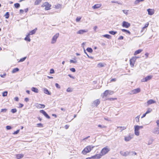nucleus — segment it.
<instances>
[{
	"label": "nucleus",
	"instance_id": "5fc2aeb1",
	"mask_svg": "<svg viewBox=\"0 0 159 159\" xmlns=\"http://www.w3.org/2000/svg\"><path fill=\"white\" fill-rule=\"evenodd\" d=\"M139 58V57H133L131 59H133V60L134 61H135L136 60V59L137 58Z\"/></svg>",
	"mask_w": 159,
	"mask_h": 159
},
{
	"label": "nucleus",
	"instance_id": "ddd939ff",
	"mask_svg": "<svg viewBox=\"0 0 159 159\" xmlns=\"http://www.w3.org/2000/svg\"><path fill=\"white\" fill-rule=\"evenodd\" d=\"M88 31V30H79L77 32V34H82L84 33L87 32Z\"/></svg>",
	"mask_w": 159,
	"mask_h": 159
},
{
	"label": "nucleus",
	"instance_id": "2eb2a0df",
	"mask_svg": "<svg viewBox=\"0 0 159 159\" xmlns=\"http://www.w3.org/2000/svg\"><path fill=\"white\" fill-rule=\"evenodd\" d=\"M156 102V101L153 99H150L149 100H148L147 102V106H148L150 105H151V104H152L154 103H155Z\"/></svg>",
	"mask_w": 159,
	"mask_h": 159
},
{
	"label": "nucleus",
	"instance_id": "4d7b16f0",
	"mask_svg": "<svg viewBox=\"0 0 159 159\" xmlns=\"http://www.w3.org/2000/svg\"><path fill=\"white\" fill-rule=\"evenodd\" d=\"M139 53V49L138 50H137L134 53V55H137V54H138Z\"/></svg>",
	"mask_w": 159,
	"mask_h": 159
},
{
	"label": "nucleus",
	"instance_id": "412c9836",
	"mask_svg": "<svg viewBox=\"0 0 159 159\" xmlns=\"http://www.w3.org/2000/svg\"><path fill=\"white\" fill-rule=\"evenodd\" d=\"M31 90L36 93H37L39 92V90L38 89L34 87H33L31 88Z\"/></svg>",
	"mask_w": 159,
	"mask_h": 159
},
{
	"label": "nucleus",
	"instance_id": "7ed1b4c3",
	"mask_svg": "<svg viewBox=\"0 0 159 159\" xmlns=\"http://www.w3.org/2000/svg\"><path fill=\"white\" fill-rule=\"evenodd\" d=\"M37 30V29L35 28L34 30L30 31L28 34L27 35L26 37L25 38L24 40H30V36L31 35H32L34 34L36 32Z\"/></svg>",
	"mask_w": 159,
	"mask_h": 159
},
{
	"label": "nucleus",
	"instance_id": "680f3d73",
	"mask_svg": "<svg viewBox=\"0 0 159 159\" xmlns=\"http://www.w3.org/2000/svg\"><path fill=\"white\" fill-rule=\"evenodd\" d=\"M6 129L7 130L10 129H11V127L10 126H7L6 127Z\"/></svg>",
	"mask_w": 159,
	"mask_h": 159
},
{
	"label": "nucleus",
	"instance_id": "603ef678",
	"mask_svg": "<svg viewBox=\"0 0 159 159\" xmlns=\"http://www.w3.org/2000/svg\"><path fill=\"white\" fill-rule=\"evenodd\" d=\"M55 85L56 87L58 89H60L61 88L59 85L57 83H56L55 84Z\"/></svg>",
	"mask_w": 159,
	"mask_h": 159
},
{
	"label": "nucleus",
	"instance_id": "4be33fe9",
	"mask_svg": "<svg viewBox=\"0 0 159 159\" xmlns=\"http://www.w3.org/2000/svg\"><path fill=\"white\" fill-rule=\"evenodd\" d=\"M153 141H154V139L153 138L151 137V138H149V139L148 141V145H149L151 144L152 143Z\"/></svg>",
	"mask_w": 159,
	"mask_h": 159
},
{
	"label": "nucleus",
	"instance_id": "13d9d810",
	"mask_svg": "<svg viewBox=\"0 0 159 159\" xmlns=\"http://www.w3.org/2000/svg\"><path fill=\"white\" fill-rule=\"evenodd\" d=\"M70 63H75L77 62V61H74L73 60H70Z\"/></svg>",
	"mask_w": 159,
	"mask_h": 159
},
{
	"label": "nucleus",
	"instance_id": "79ce46f5",
	"mask_svg": "<svg viewBox=\"0 0 159 159\" xmlns=\"http://www.w3.org/2000/svg\"><path fill=\"white\" fill-rule=\"evenodd\" d=\"M98 66L99 67H102L104 66V65L102 63H100L98 64Z\"/></svg>",
	"mask_w": 159,
	"mask_h": 159
},
{
	"label": "nucleus",
	"instance_id": "b1692460",
	"mask_svg": "<svg viewBox=\"0 0 159 159\" xmlns=\"http://www.w3.org/2000/svg\"><path fill=\"white\" fill-rule=\"evenodd\" d=\"M128 155L132 156L136 154V153L135 152L128 151Z\"/></svg>",
	"mask_w": 159,
	"mask_h": 159
},
{
	"label": "nucleus",
	"instance_id": "c756f323",
	"mask_svg": "<svg viewBox=\"0 0 159 159\" xmlns=\"http://www.w3.org/2000/svg\"><path fill=\"white\" fill-rule=\"evenodd\" d=\"M19 69L18 68H16L13 69L12 71V73H15L19 70Z\"/></svg>",
	"mask_w": 159,
	"mask_h": 159
},
{
	"label": "nucleus",
	"instance_id": "0eeeda50",
	"mask_svg": "<svg viewBox=\"0 0 159 159\" xmlns=\"http://www.w3.org/2000/svg\"><path fill=\"white\" fill-rule=\"evenodd\" d=\"M152 75L148 76L145 78H143L141 80V81L142 82H147L148 81L151 80L152 78Z\"/></svg>",
	"mask_w": 159,
	"mask_h": 159
},
{
	"label": "nucleus",
	"instance_id": "a18cd8bd",
	"mask_svg": "<svg viewBox=\"0 0 159 159\" xmlns=\"http://www.w3.org/2000/svg\"><path fill=\"white\" fill-rule=\"evenodd\" d=\"M98 126L101 128H106L107 127L105 125H98Z\"/></svg>",
	"mask_w": 159,
	"mask_h": 159
},
{
	"label": "nucleus",
	"instance_id": "f704fd0d",
	"mask_svg": "<svg viewBox=\"0 0 159 159\" xmlns=\"http://www.w3.org/2000/svg\"><path fill=\"white\" fill-rule=\"evenodd\" d=\"M14 6L16 8H18L20 7V4L19 3H16L14 4Z\"/></svg>",
	"mask_w": 159,
	"mask_h": 159
},
{
	"label": "nucleus",
	"instance_id": "de8ad7c7",
	"mask_svg": "<svg viewBox=\"0 0 159 159\" xmlns=\"http://www.w3.org/2000/svg\"><path fill=\"white\" fill-rule=\"evenodd\" d=\"M84 53L86 54V55H87V56H88V57L89 58H92V57H90L88 55V54L86 52V50H85V48H84Z\"/></svg>",
	"mask_w": 159,
	"mask_h": 159
},
{
	"label": "nucleus",
	"instance_id": "49530a36",
	"mask_svg": "<svg viewBox=\"0 0 159 159\" xmlns=\"http://www.w3.org/2000/svg\"><path fill=\"white\" fill-rule=\"evenodd\" d=\"M37 125L38 127H43V125L41 123L37 124Z\"/></svg>",
	"mask_w": 159,
	"mask_h": 159
},
{
	"label": "nucleus",
	"instance_id": "c85d7f7f",
	"mask_svg": "<svg viewBox=\"0 0 159 159\" xmlns=\"http://www.w3.org/2000/svg\"><path fill=\"white\" fill-rule=\"evenodd\" d=\"M42 1V0H36L34 3L35 5H39Z\"/></svg>",
	"mask_w": 159,
	"mask_h": 159
},
{
	"label": "nucleus",
	"instance_id": "4c0bfd02",
	"mask_svg": "<svg viewBox=\"0 0 159 159\" xmlns=\"http://www.w3.org/2000/svg\"><path fill=\"white\" fill-rule=\"evenodd\" d=\"M152 111V109L150 108H149L148 109L147 111H146V114H148L151 112Z\"/></svg>",
	"mask_w": 159,
	"mask_h": 159
},
{
	"label": "nucleus",
	"instance_id": "473e14b6",
	"mask_svg": "<svg viewBox=\"0 0 159 159\" xmlns=\"http://www.w3.org/2000/svg\"><path fill=\"white\" fill-rule=\"evenodd\" d=\"M86 50L90 53H92L93 51V49L90 48H88L86 49Z\"/></svg>",
	"mask_w": 159,
	"mask_h": 159
},
{
	"label": "nucleus",
	"instance_id": "a878e982",
	"mask_svg": "<svg viewBox=\"0 0 159 159\" xmlns=\"http://www.w3.org/2000/svg\"><path fill=\"white\" fill-rule=\"evenodd\" d=\"M100 103V101L98 99L94 101V104L95 105V106H96V107H97L98 105Z\"/></svg>",
	"mask_w": 159,
	"mask_h": 159
},
{
	"label": "nucleus",
	"instance_id": "e433bc0d",
	"mask_svg": "<svg viewBox=\"0 0 159 159\" xmlns=\"http://www.w3.org/2000/svg\"><path fill=\"white\" fill-rule=\"evenodd\" d=\"M148 56V53H145L144 55L143 54L142 56L144 58V59H146L147 58Z\"/></svg>",
	"mask_w": 159,
	"mask_h": 159
},
{
	"label": "nucleus",
	"instance_id": "f3484780",
	"mask_svg": "<svg viewBox=\"0 0 159 159\" xmlns=\"http://www.w3.org/2000/svg\"><path fill=\"white\" fill-rule=\"evenodd\" d=\"M17 159H20L24 157V154H18L16 155Z\"/></svg>",
	"mask_w": 159,
	"mask_h": 159
},
{
	"label": "nucleus",
	"instance_id": "2f4dec72",
	"mask_svg": "<svg viewBox=\"0 0 159 159\" xmlns=\"http://www.w3.org/2000/svg\"><path fill=\"white\" fill-rule=\"evenodd\" d=\"M133 59H130V65L131 66H133L134 65V61L133 60Z\"/></svg>",
	"mask_w": 159,
	"mask_h": 159
},
{
	"label": "nucleus",
	"instance_id": "0e129e2a",
	"mask_svg": "<svg viewBox=\"0 0 159 159\" xmlns=\"http://www.w3.org/2000/svg\"><path fill=\"white\" fill-rule=\"evenodd\" d=\"M37 107L39 108H41L40 107H41V104H37L36 106Z\"/></svg>",
	"mask_w": 159,
	"mask_h": 159
},
{
	"label": "nucleus",
	"instance_id": "6e6552de",
	"mask_svg": "<svg viewBox=\"0 0 159 159\" xmlns=\"http://www.w3.org/2000/svg\"><path fill=\"white\" fill-rule=\"evenodd\" d=\"M139 126L137 125L134 126V134L138 136L139 135Z\"/></svg>",
	"mask_w": 159,
	"mask_h": 159
},
{
	"label": "nucleus",
	"instance_id": "58836bf2",
	"mask_svg": "<svg viewBox=\"0 0 159 159\" xmlns=\"http://www.w3.org/2000/svg\"><path fill=\"white\" fill-rule=\"evenodd\" d=\"M11 111L13 113H14L16 112L17 110L16 108L12 109H11Z\"/></svg>",
	"mask_w": 159,
	"mask_h": 159
},
{
	"label": "nucleus",
	"instance_id": "72a5a7b5",
	"mask_svg": "<svg viewBox=\"0 0 159 159\" xmlns=\"http://www.w3.org/2000/svg\"><path fill=\"white\" fill-rule=\"evenodd\" d=\"M109 33L112 35H115L117 33V32L114 31H109Z\"/></svg>",
	"mask_w": 159,
	"mask_h": 159
},
{
	"label": "nucleus",
	"instance_id": "e2e57ef3",
	"mask_svg": "<svg viewBox=\"0 0 159 159\" xmlns=\"http://www.w3.org/2000/svg\"><path fill=\"white\" fill-rule=\"evenodd\" d=\"M139 3V0H136L134 2V4H137Z\"/></svg>",
	"mask_w": 159,
	"mask_h": 159
},
{
	"label": "nucleus",
	"instance_id": "f257e3e1",
	"mask_svg": "<svg viewBox=\"0 0 159 159\" xmlns=\"http://www.w3.org/2000/svg\"><path fill=\"white\" fill-rule=\"evenodd\" d=\"M94 147L92 145L87 147L82 151V153L84 154H86L87 153L90 152Z\"/></svg>",
	"mask_w": 159,
	"mask_h": 159
},
{
	"label": "nucleus",
	"instance_id": "8fccbe9b",
	"mask_svg": "<svg viewBox=\"0 0 159 159\" xmlns=\"http://www.w3.org/2000/svg\"><path fill=\"white\" fill-rule=\"evenodd\" d=\"M134 120L137 122H139V116H137V117L135 118Z\"/></svg>",
	"mask_w": 159,
	"mask_h": 159
},
{
	"label": "nucleus",
	"instance_id": "37998d69",
	"mask_svg": "<svg viewBox=\"0 0 159 159\" xmlns=\"http://www.w3.org/2000/svg\"><path fill=\"white\" fill-rule=\"evenodd\" d=\"M26 57H24L23 58L20 59L19 61V62H23L26 59Z\"/></svg>",
	"mask_w": 159,
	"mask_h": 159
},
{
	"label": "nucleus",
	"instance_id": "a19ab883",
	"mask_svg": "<svg viewBox=\"0 0 159 159\" xmlns=\"http://www.w3.org/2000/svg\"><path fill=\"white\" fill-rule=\"evenodd\" d=\"M73 91V89L70 88H68L66 89V91L68 92H71Z\"/></svg>",
	"mask_w": 159,
	"mask_h": 159
},
{
	"label": "nucleus",
	"instance_id": "c03bdc74",
	"mask_svg": "<svg viewBox=\"0 0 159 159\" xmlns=\"http://www.w3.org/2000/svg\"><path fill=\"white\" fill-rule=\"evenodd\" d=\"M7 111V109L6 108L5 109H1V112H6Z\"/></svg>",
	"mask_w": 159,
	"mask_h": 159
},
{
	"label": "nucleus",
	"instance_id": "c9c22d12",
	"mask_svg": "<svg viewBox=\"0 0 159 159\" xmlns=\"http://www.w3.org/2000/svg\"><path fill=\"white\" fill-rule=\"evenodd\" d=\"M9 12H7L5 14V15L4 16H5V18L6 19H8L9 16Z\"/></svg>",
	"mask_w": 159,
	"mask_h": 159
},
{
	"label": "nucleus",
	"instance_id": "ea45409f",
	"mask_svg": "<svg viewBox=\"0 0 159 159\" xmlns=\"http://www.w3.org/2000/svg\"><path fill=\"white\" fill-rule=\"evenodd\" d=\"M7 91H4L2 93V95L3 97H5L7 96Z\"/></svg>",
	"mask_w": 159,
	"mask_h": 159
},
{
	"label": "nucleus",
	"instance_id": "1a4fd4ad",
	"mask_svg": "<svg viewBox=\"0 0 159 159\" xmlns=\"http://www.w3.org/2000/svg\"><path fill=\"white\" fill-rule=\"evenodd\" d=\"M139 92V88H138L136 89H135L131 90L130 92L129 93L130 94H136Z\"/></svg>",
	"mask_w": 159,
	"mask_h": 159
},
{
	"label": "nucleus",
	"instance_id": "7c9ffc66",
	"mask_svg": "<svg viewBox=\"0 0 159 159\" xmlns=\"http://www.w3.org/2000/svg\"><path fill=\"white\" fill-rule=\"evenodd\" d=\"M109 92V90H106L103 93V95L104 96H106L108 94Z\"/></svg>",
	"mask_w": 159,
	"mask_h": 159
},
{
	"label": "nucleus",
	"instance_id": "9d476101",
	"mask_svg": "<svg viewBox=\"0 0 159 159\" xmlns=\"http://www.w3.org/2000/svg\"><path fill=\"white\" fill-rule=\"evenodd\" d=\"M41 113L43 114L47 118L49 119L50 118V116L47 113L43 110H41L40 111Z\"/></svg>",
	"mask_w": 159,
	"mask_h": 159
},
{
	"label": "nucleus",
	"instance_id": "6e6d98bb",
	"mask_svg": "<svg viewBox=\"0 0 159 159\" xmlns=\"http://www.w3.org/2000/svg\"><path fill=\"white\" fill-rule=\"evenodd\" d=\"M70 70L72 72H74L75 71V69L74 68H71L70 69Z\"/></svg>",
	"mask_w": 159,
	"mask_h": 159
},
{
	"label": "nucleus",
	"instance_id": "39448f33",
	"mask_svg": "<svg viewBox=\"0 0 159 159\" xmlns=\"http://www.w3.org/2000/svg\"><path fill=\"white\" fill-rule=\"evenodd\" d=\"M122 26L123 27L128 28L130 26V24L126 21H123L122 23Z\"/></svg>",
	"mask_w": 159,
	"mask_h": 159
},
{
	"label": "nucleus",
	"instance_id": "864d4df0",
	"mask_svg": "<svg viewBox=\"0 0 159 159\" xmlns=\"http://www.w3.org/2000/svg\"><path fill=\"white\" fill-rule=\"evenodd\" d=\"M128 10H123V12L125 14L127 15L128 14Z\"/></svg>",
	"mask_w": 159,
	"mask_h": 159
},
{
	"label": "nucleus",
	"instance_id": "774afa93",
	"mask_svg": "<svg viewBox=\"0 0 159 159\" xmlns=\"http://www.w3.org/2000/svg\"><path fill=\"white\" fill-rule=\"evenodd\" d=\"M113 91L109 90V92L108 94H109L110 95H111V94H113Z\"/></svg>",
	"mask_w": 159,
	"mask_h": 159
},
{
	"label": "nucleus",
	"instance_id": "bb28decb",
	"mask_svg": "<svg viewBox=\"0 0 159 159\" xmlns=\"http://www.w3.org/2000/svg\"><path fill=\"white\" fill-rule=\"evenodd\" d=\"M59 35V34L58 33H57L55 35L52 37V40H56Z\"/></svg>",
	"mask_w": 159,
	"mask_h": 159
},
{
	"label": "nucleus",
	"instance_id": "423d86ee",
	"mask_svg": "<svg viewBox=\"0 0 159 159\" xmlns=\"http://www.w3.org/2000/svg\"><path fill=\"white\" fill-rule=\"evenodd\" d=\"M101 155L99 154H96L90 157H88L86 159H99L101 158Z\"/></svg>",
	"mask_w": 159,
	"mask_h": 159
},
{
	"label": "nucleus",
	"instance_id": "09e8293b",
	"mask_svg": "<svg viewBox=\"0 0 159 159\" xmlns=\"http://www.w3.org/2000/svg\"><path fill=\"white\" fill-rule=\"evenodd\" d=\"M55 73L54 70L53 69H51L50 70V73L51 74H53Z\"/></svg>",
	"mask_w": 159,
	"mask_h": 159
},
{
	"label": "nucleus",
	"instance_id": "f03ea898",
	"mask_svg": "<svg viewBox=\"0 0 159 159\" xmlns=\"http://www.w3.org/2000/svg\"><path fill=\"white\" fill-rule=\"evenodd\" d=\"M110 151V149L107 147L103 148L101 150L99 155H101V157Z\"/></svg>",
	"mask_w": 159,
	"mask_h": 159
},
{
	"label": "nucleus",
	"instance_id": "cd10ccee",
	"mask_svg": "<svg viewBox=\"0 0 159 159\" xmlns=\"http://www.w3.org/2000/svg\"><path fill=\"white\" fill-rule=\"evenodd\" d=\"M101 37H102V36H101ZM102 37H103L106 38L108 39H111V36L109 34H106L102 35Z\"/></svg>",
	"mask_w": 159,
	"mask_h": 159
},
{
	"label": "nucleus",
	"instance_id": "a211bd4d",
	"mask_svg": "<svg viewBox=\"0 0 159 159\" xmlns=\"http://www.w3.org/2000/svg\"><path fill=\"white\" fill-rule=\"evenodd\" d=\"M43 92L45 94H47L48 95H51V93L46 88L44 89Z\"/></svg>",
	"mask_w": 159,
	"mask_h": 159
},
{
	"label": "nucleus",
	"instance_id": "dca6fc26",
	"mask_svg": "<svg viewBox=\"0 0 159 159\" xmlns=\"http://www.w3.org/2000/svg\"><path fill=\"white\" fill-rule=\"evenodd\" d=\"M120 153L121 155L123 156L126 157L128 155V151H126L125 152H123L122 151H120Z\"/></svg>",
	"mask_w": 159,
	"mask_h": 159
},
{
	"label": "nucleus",
	"instance_id": "aec40b11",
	"mask_svg": "<svg viewBox=\"0 0 159 159\" xmlns=\"http://www.w3.org/2000/svg\"><path fill=\"white\" fill-rule=\"evenodd\" d=\"M132 138V137H131L130 135L125 136V140L126 141H129Z\"/></svg>",
	"mask_w": 159,
	"mask_h": 159
},
{
	"label": "nucleus",
	"instance_id": "bf43d9fd",
	"mask_svg": "<svg viewBox=\"0 0 159 159\" xmlns=\"http://www.w3.org/2000/svg\"><path fill=\"white\" fill-rule=\"evenodd\" d=\"M86 43V42H84L82 44L81 46L83 47V48L84 49V48H84V46L85 45Z\"/></svg>",
	"mask_w": 159,
	"mask_h": 159
},
{
	"label": "nucleus",
	"instance_id": "052dcab7",
	"mask_svg": "<svg viewBox=\"0 0 159 159\" xmlns=\"http://www.w3.org/2000/svg\"><path fill=\"white\" fill-rule=\"evenodd\" d=\"M111 2L112 3H117L118 4H121L120 3H119L118 1H111Z\"/></svg>",
	"mask_w": 159,
	"mask_h": 159
},
{
	"label": "nucleus",
	"instance_id": "3c124183",
	"mask_svg": "<svg viewBox=\"0 0 159 159\" xmlns=\"http://www.w3.org/2000/svg\"><path fill=\"white\" fill-rule=\"evenodd\" d=\"M20 131V129H18L16 131H15L13 133V134H18Z\"/></svg>",
	"mask_w": 159,
	"mask_h": 159
},
{
	"label": "nucleus",
	"instance_id": "338daca9",
	"mask_svg": "<svg viewBox=\"0 0 159 159\" xmlns=\"http://www.w3.org/2000/svg\"><path fill=\"white\" fill-rule=\"evenodd\" d=\"M6 75V74H4L3 75H0V76L2 78H4Z\"/></svg>",
	"mask_w": 159,
	"mask_h": 159
},
{
	"label": "nucleus",
	"instance_id": "4468645a",
	"mask_svg": "<svg viewBox=\"0 0 159 159\" xmlns=\"http://www.w3.org/2000/svg\"><path fill=\"white\" fill-rule=\"evenodd\" d=\"M152 132L155 134H159V127H156L152 130Z\"/></svg>",
	"mask_w": 159,
	"mask_h": 159
},
{
	"label": "nucleus",
	"instance_id": "69168bd1",
	"mask_svg": "<svg viewBox=\"0 0 159 159\" xmlns=\"http://www.w3.org/2000/svg\"><path fill=\"white\" fill-rule=\"evenodd\" d=\"M81 19V18L77 17L76 19V20L77 22H78Z\"/></svg>",
	"mask_w": 159,
	"mask_h": 159
},
{
	"label": "nucleus",
	"instance_id": "20e7f679",
	"mask_svg": "<svg viewBox=\"0 0 159 159\" xmlns=\"http://www.w3.org/2000/svg\"><path fill=\"white\" fill-rule=\"evenodd\" d=\"M51 5L48 2H46L43 4L42 7H45V10L46 11L48 10L51 9Z\"/></svg>",
	"mask_w": 159,
	"mask_h": 159
},
{
	"label": "nucleus",
	"instance_id": "5701e85b",
	"mask_svg": "<svg viewBox=\"0 0 159 159\" xmlns=\"http://www.w3.org/2000/svg\"><path fill=\"white\" fill-rule=\"evenodd\" d=\"M101 6V4H97L93 6V8L94 9H97L100 8Z\"/></svg>",
	"mask_w": 159,
	"mask_h": 159
},
{
	"label": "nucleus",
	"instance_id": "9b49d317",
	"mask_svg": "<svg viewBox=\"0 0 159 159\" xmlns=\"http://www.w3.org/2000/svg\"><path fill=\"white\" fill-rule=\"evenodd\" d=\"M147 11L149 15H152L154 13L155 11L154 9H147Z\"/></svg>",
	"mask_w": 159,
	"mask_h": 159
},
{
	"label": "nucleus",
	"instance_id": "6ab92c4d",
	"mask_svg": "<svg viewBox=\"0 0 159 159\" xmlns=\"http://www.w3.org/2000/svg\"><path fill=\"white\" fill-rule=\"evenodd\" d=\"M126 127L125 126H118L117 129H119V130L120 132L122 131L123 130L126 129Z\"/></svg>",
	"mask_w": 159,
	"mask_h": 159
},
{
	"label": "nucleus",
	"instance_id": "f8f14e48",
	"mask_svg": "<svg viewBox=\"0 0 159 159\" xmlns=\"http://www.w3.org/2000/svg\"><path fill=\"white\" fill-rule=\"evenodd\" d=\"M149 25V23L147 22L145 25L144 27H143L142 28V29L141 30V32H142L144 31V32H145V31L147 30V28L148 26Z\"/></svg>",
	"mask_w": 159,
	"mask_h": 159
},
{
	"label": "nucleus",
	"instance_id": "393cba45",
	"mask_svg": "<svg viewBox=\"0 0 159 159\" xmlns=\"http://www.w3.org/2000/svg\"><path fill=\"white\" fill-rule=\"evenodd\" d=\"M121 30L122 31V32L125 33L126 34H131L129 30H127L125 29H121Z\"/></svg>",
	"mask_w": 159,
	"mask_h": 159
}]
</instances>
